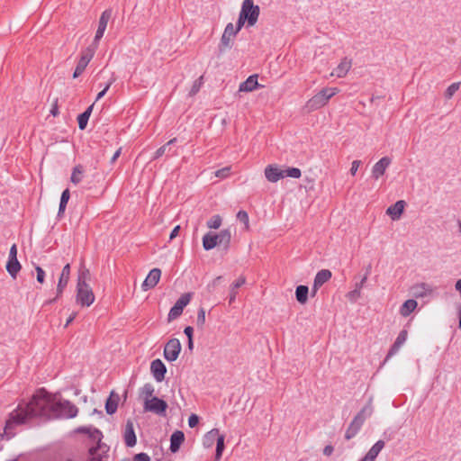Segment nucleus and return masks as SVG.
Wrapping results in <instances>:
<instances>
[{
    "mask_svg": "<svg viewBox=\"0 0 461 461\" xmlns=\"http://www.w3.org/2000/svg\"><path fill=\"white\" fill-rule=\"evenodd\" d=\"M77 412V406L69 401H58L54 395L50 394L44 388H41L28 403H20L10 413L5 424V431L14 424H23L32 418L70 419L76 417Z\"/></svg>",
    "mask_w": 461,
    "mask_h": 461,
    "instance_id": "1",
    "label": "nucleus"
},
{
    "mask_svg": "<svg viewBox=\"0 0 461 461\" xmlns=\"http://www.w3.org/2000/svg\"><path fill=\"white\" fill-rule=\"evenodd\" d=\"M339 92L337 87H324L306 103L309 111H315L323 107L329 100Z\"/></svg>",
    "mask_w": 461,
    "mask_h": 461,
    "instance_id": "2",
    "label": "nucleus"
},
{
    "mask_svg": "<svg viewBox=\"0 0 461 461\" xmlns=\"http://www.w3.org/2000/svg\"><path fill=\"white\" fill-rule=\"evenodd\" d=\"M240 14L246 18L248 27L254 26L259 17L260 8L254 5V0H244L241 4Z\"/></svg>",
    "mask_w": 461,
    "mask_h": 461,
    "instance_id": "3",
    "label": "nucleus"
},
{
    "mask_svg": "<svg viewBox=\"0 0 461 461\" xmlns=\"http://www.w3.org/2000/svg\"><path fill=\"white\" fill-rule=\"evenodd\" d=\"M98 47L90 44L86 50L82 51L80 59L78 60L75 71L73 73V77H78L86 69V66L93 59L96 50Z\"/></svg>",
    "mask_w": 461,
    "mask_h": 461,
    "instance_id": "4",
    "label": "nucleus"
},
{
    "mask_svg": "<svg viewBox=\"0 0 461 461\" xmlns=\"http://www.w3.org/2000/svg\"><path fill=\"white\" fill-rule=\"evenodd\" d=\"M76 301L82 307H89L95 302V294L89 285H77Z\"/></svg>",
    "mask_w": 461,
    "mask_h": 461,
    "instance_id": "5",
    "label": "nucleus"
},
{
    "mask_svg": "<svg viewBox=\"0 0 461 461\" xmlns=\"http://www.w3.org/2000/svg\"><path fill=\"white\" fill-rule=\"evenodd\" d=\"M167 403L156 396L149 401L144 402V411L153 412L158 416L165 417L167 414Z\"/></svg>",
    "mask_w": 461,
    "mask_h": 461,
    "instance_id": "6",
    "label": "nucleus"
},
{
    "mask_svg": "<svg viewBox=\"0 0 461 461\" xmlns=\"http://www.w3.org/2000/svg\"><path fill=\"white\" fill-rule=\"evenodd\" d=\"M192 294L190 293L183 294L176 302L174 306L170 309L167 315V321L170 322L178 318L184 308L190 303Z\"/></svg>",
    "mask_w": 461,
    "mask_h": 461,
    "instance_id": "7",
    "label": "nucleus"
},
{
    "mask_svg": "<svg viewBox=\"0 0 461 461\" xmlns=\"http://www.w3.org/2000/svg\"><path fill=\"white\" fill-rule=\"evenodd\" d=\"M238 32L234 30V25L231 23H229L224 29V32L221 35L219 50L220 52H224L226 50H230L232 47V41L236 37Z\"/></svg>",
    "mask_w": 461,
    "mask_h": 461,
    "instance_id": "8",
    "label": "nucleus"
},
{
    "mask_svg": "<svg viewBox=\"0 0 461 461\" xmlns=\"http://www.w3.org/2000/svg\"><path fill=\"white\" fill-rule=\"evenodd\" d=\"M112 14H113V11L112 9H106L104 10L100 18H99V22H98V28H97V31L95 32V36L94 38V41L91 44L98 47V44H99V41L103 38L104 36V33L106 30V27H107V23L108 22L110 21L111 17H112Z\"/></svg>",
    "mask_w": 461,
    "mask_h": 461,
    "instance_id": "9",
    "label": "nucleus"
},
{
    "mask_svg": "<svg viewBox=\"0 0 461 461\" xmlns=\"http://www.w3.org/2000/svg\"><path fill=\"white\" fill-rule=\"evenodd\" d=\"M181 351V343L178 339H171L167 341L164 348V357L173 362L177 359Z\"/></svg>",
    "mask_w": 461,
    "mask_h": 461,
    "instance_id": "10",
    "label": "nucleus"
},
{
    "mask_svg": "<svg viewBox=\"0 0 461 461\" xmlns=\"http://www.w3.org/2000/svg\"><path fill=\"white\" fill-rule=\"evenodd\" d=\"M161 276V270L159 268H153L149 271L147 277L141 285L143 291H148L157 285Z\"/></svg>",
    "mask_w": 461,
    "mask_h": 461,
    "instance_id": "11",
    "label": "nucleus"
},
{
    "mask_svg": "<svg viewBox=\"0 0 461 461\" xmlns=\"http://www.w3.org/2000/svg\"><path fill=\"white\" fill-rule=\"evenodd\" d=\"M150 371L157 382H162L165 379L167 367L160 359H155L150 364Z\"/></svg>",
    "mask_w": 461,
    "mask_h": 461,
    "instance_id": "12",
    "label": "nucleus"
},
{
    "mask_svg": "<svg viewBox=\"0 0 461 461\" xmlns=\"http://www.w3.org/2000/svg\"><path fill=\"white\" fill-rule=\"evenodd\" d=\"M392 160L389 157H383L379 159L372 168V177L377 180L380 176H382L387 167L390 166Z\"/></svg>",
    "mask_w": 461,
    "mask_h": 461,
    "instance_id": "13",
    "label": "nucleus"
},
{
    "mask_svg": "<svg viewBox=\"0 0 461 461\" xmlns=\"http://www.w3.org/2000/svg\"><path fill=\"white\" fill-rule=\"evenodd\" d=\"M123 438L125 445L129 447H132L137 443V438L134 431L133 422L131 420H128L125 425Z\"/></svg>",
    "mask_w": 461,
    "mask_h": 461,
    "instance_id": "14",
    "label": "nucleus"
},
{
    "mask_svg": "<svg viewBox=\"0 0 461 461\" xmlns=\"http://www.w3.org/2000/svg\"><path fill=\"white\" fill-rule=\"evenodd\" d=\"M265 176L269 182L276 183L285 177V172L277 166L268 165L265 168Z\"/></svg>",
    "mask_w": 461,
    "mask_h": 461,
    "instance_id": "15",
    "label": "nucleus"
},
{
    "mask_svg": "<svg viewBox=\"0 0 461 461\" xmlns=\"http://www.w3.org/2000/svg\"><path fill=\"white\" fill-rule=\"evenodd\" d=\"M70 276V265L68 263L64 266L61 275L59 279L58 286H57V297H59L62 293L64 288L67 286Z\"/></svg>",
    "mask_w": 461,
    "mask_h": 461,
    "instance_id": "16",
    "label": "nucleus"
},
{
    "mask_svg": "<svg viewBox=\"0 0 461 461\" xmlns=\"http://www.w3.org/2000/svg\"><path fill=\"white\" fill-rule=\"evenodd\" d=\"M404 207L405 202L403 200H399L387 208L386 213L392 218V220H398L402 214Z\"/></svg>",
    "mask_w": 461,
    "mask_h": 461,
    "instance_id": "17",
    "label": "nucleus"
},
{
    "mask_svg": "<svg viewBox=\"0 0 461 461\" xmlns=\"http://www.w3.org/2000/svg\"><path fill=\"white\" fill-rule=\"evenodd\" d=\"M352 65L351 59L348 58H344L340 63L337 66V68L333 70L331 75H335L336 77L341 78L344 77L348 72L349 71Z\"/></svg>",
    "mask_w": 461,
    "mask_h": 461,
    "instance_id": "18",
    "label": "nucleus"
},
{
    "mask_svg": "<svg viewBox=\"0 0 461 461\" xmlns=\"http://www.w3.org/2000/svg\"><path fill=\"white\" fill-rule=\"evenodd\" d=\"M185 440V434L181 430H176L170 437V451L176 453Z\"/></svg>",
    "mask_w": 461,
    "mask_h": 461,
    "instance_id": "19",
    "label": "nucleus"
},
{
    "mask_svg": "<svg viewBox=\"0 0 461 461\" xmlns=\"http://www.w3.org/2000/svg\"><path fill=\"white\" fill-rule=\"evenodd\" d=\"M362 426V421H360L358 418L354 417L346 430L345 438L347 440L353 438L358 433Z\"/></svg>",
    "mask_w": 461,
    "mask_h": 461,
    "instance_id": "20",
    "label": "nucleus"
},
{
    "mask_svg": "<svg viewBox=\"0 0 461 461\" xmlns=\"http://www.w3.org/2000/svg\"><path fill=\"white\" fill-rule=\"evenodd\" d=\"M413 295L416 297H424L430 294L433 292L432 287L426 283H420L411 287Z\"/></svg>",
    "mask_w": 461,
    "mask_h": 461,
    "instance_id": "21",
    "label": "nucleus"
},
{
    "mask_svg": "<svg viewBox=\"0 0 461 461\" xmlns=\"http://www.w3.org/2000/svg\"><path fill=\"white\" fill-rule=\"evenodd\" d=\"M258 86V75L249 76L247 80L240 85L239 90L240 92H251Z\"/></svg>",
    "mask_w": 461,
    "mask_h": 461,
    "instance_id": "22",
    "label": "nucleus"
},
{
    "mask_svg": "<svg viewBox=\"0 0 461 461\" xmlns=\"http://www.w3.org/2000/svg\"><path fill=\"white\" fill-rule=\"evenodd\" d=\"M216 246H219L217 234L207 232L203 237V247L205 250H211Z\"/></svg>",
    "mask_w": 461,
    "mask_h": 461,
    "instance_id": "23",
    "label": "nucleus"
},
{
    "mask_svg": "<svg viewBox=\"0 0 461 461\" xmlns=\"http://www.w3.org/2000/svg\"><path fill=\"white\" fill-rule=\"evenodd\" d=\"M119 399V395L114 392L110 393V396L105 402V411L108 414L112 415L117 411Z\"/></svg>",
    "mask_w": 461,
    "mask_h": 461,
    "instance_id": "24",
    "label": "nucleus"
},
{
    "mask_svg": "<svg viewBox=\"0 0 461 461\" xmlns=\"http://www.w3.org/2000/svg\"><path fill=\"white\" fill-rule=\"evenodd\" d=\"M332 274L329 269H321L316 274L313 283H315V286H321L328 282Z\"/></svg>",
    "mask_w": 461,
    "mask_h": 461,
    "instance_id": "25",
    "label": "nucleus"
},
{
    "mask_svg": "<svg viewBox=\"0 0 461 461\" xmlns=\"http://www.w3.org/2000/svg\"><path fill=\"white\" fill-rule=\"evenodd\" d=\"M219 246H223L224 249H228L231 240V232L229 229L221 230L218 234Z\"/></svg>",
    "mask_w": 461,
    "mask_h": 461,
    "instance_id": "26",
    "label": "nucleus"
},
{
    "mask_svg": "<svg viewBox=\"0 0 461 461\" xmlns=\"http://www.w3.org/2000/svg\"><path fill=\"white\" fill-rule=\"evenodd\" d=\"M373 406L372 400L370 399L368 402L357 413L355 418H358L362 424H364L365 420L369 418L373 414Z\"/></svg>",
    "mask_w": 461,
    "mask_h": 461,
    "instance_id": "27",
    "label": "nucleus"
},
{
    "mask_svg": "<svg viewBox=\"0 0 461 461\" xmlns=\"http://www.w3.org/2000/svg\"><path fill=\"white\" fill-rule=\"evenodd\" d=\"M418 303L413 299H409L403 303L400 308V313L403 317L409 316L417 307Z\"/></svg>",
    "mask_w": 461,
    "mask_h": 461,
    "instance_id": "28",
    "label": "nucleus"
},
{
    "mask_svg": "<svg viewBox=\"0 0 461 461\" xmlns=\"http://www.w3.org/2000/svg\"><path fill=\"white\" fill-rule=\"evenodd\" d=\"M309 287L307 285H298L295 289V298L298 303L304 304L308 300Z\"/></svg>",
    "mask_w": 461,
    "mask_h": 461,
    "instance_id": "29",
    "label": "nucleus"
},
{
    "mask_svg": "<svg viewBox=\"0 0 461 461\" xmlns=\"http://www.w3.org/2000/svg\"><path fill=\"white\" fill-rule=\"evenodd\" d=\"M93 107H94V104H92L90 106H88L86 108V110L80 113L77 117V122H78V128L80 130H85L86 125H87V122H88V120H89V117L91 115V113L93 111Z\"/></svg>",
    "mask_w": 461,
    "mask_h": 461,
    "instance_id": "30",
    "label": "nucleus"
},
{
    "mask_svg": "<svg viewBox=\"0 0 461 461\" xmlns=\"http://www.w3.org/2000/svg\"><path fill=\"white\" fill-rule=\"evenodd\" d=\"M246 283L245 276H240L230 286V293L229 297V303L231 304L237 295L238 288H240L241 285H243Z\"/></svg>",
    "mask_w": 461,
    "mask_h": 461,
    "instance_id": "31",
    "label": "nucleus"
},
{
    "mask_svg": "<svg viewBox=\"0 0 461 461\" xmlns=\"http://www.w3.org/2000/svg\"><path fill=\"white\" fill-rule=\"evenodd\" d=\"M221 435L219 434V429H212V430H210L209 432H207L205 435H204V438H203V446L205 447H210L213 445L214 441H217V438L220 437Z\"/></svg>",
    "mask_w": 461,
    "mask_h": 461,
    "instance_id": "32",
    "label": "nucleus"
},
{
    "mask_svg": "<svg viewBox=\"0 0 461 461\" xmlns=\"http://www.w3.org/2000/svg\"><path fill=\"white\" fill-rule=\"evenodd\" d=\"M6 270L12 277L15 278L17 274L21 270V264L18 261V259H8L6 264Z\"/></svg>",
    "mask_w": 461,
    "mask_h": 461,
    "instance_id": "33",
    "label": "nucleus"
},
{
    "mask_svg": "<svg viewBox=\"0 0 461 461\" xmlns=\"http://www.w3.org/2000/svg\"><path fill=\"white\" fill-rule=\"evenodd\" d=\"M90 279V272L89 270L82 264L77 276V284L86 286L88 285V280Z\"/></svg>",
    "mask_w": 461,
    "mask_h": 461,
    "instance_id": "34",
    "label": "nucleus"
},
{
    "mask_svg": "<svg viewBox=\"0 0 461 461\" xmlns=\"http://www.w3.org/2000/svg\"><path fill=\"white\" fill-rule=\"evenodd\" d=\"M384 441L382 439L376 441L366 455L375 461L380 451L384 447Z\"/></svg>",
    "mask_w": 461,
    "mask_h": 461,
    "instance_id": "35",
    "label": "nucleus"
},
{
    "mask_svg": "<svg viewBox=\"0 0 461 461\" xmlns=\"http://www.w3.org/2000/svg\"><path fill=\"white\" fill-rule=\"evenodd\" d=\"M84 169L81 165H77L71 174L70 180L73 184L77 185L82 181Z\"/></svg>",
    "mask_w": 461,
    "mask_h": 461,
    "instance_id": "36",
    "label": "nucleus"
},
{
    "mask_svg": "<svg viewBox=\"0 0 461 461\" xmlns=\"http://www.w3.org/2000/svg\"><path fill=\"white\" fill-rule=\"evenodd\" d=\"M69 197H70L69 190L68 189L64 190L62 192L61 197H60L59 212H58L59 215H60L61 213H63L65 212V209H66L67 203L69 200Z\"/></svg>",
    "mask_w": 461,
    "mask_h": 461,
    "instance_id": "37",
    "label": "nucleus"
},
{
    "mask_svg": "<svg viewBox=\"0 0 461 461\" xmlns=\"http://www.w3.org/2000/svg\"><path fill=\"white\" fill-rule=\"evenodd\" d=\"M154 386L151 384H145L140 389V394L144 397L145 401H149L154 393Z\"/></svg>",
    "mask_w": 461,
    "mask_h": 461,
    "instance_id": "38",
    "label": "nucleus"
},
{
    "mask_svg": "<svg viewBox=\"0 0 461 461\" xmlns=\"http://www.w3.org/2000/svg\"><path fill=\"white\" fill-rule=\"evenodd\" d=\"M224 435H221L216 441V453H215V460L219 461L221 457L222 452L224 450Z\"/></svg>",
    "mask_w": 461,
    "mask_h": 461,
    "instance_id": "39",
    "label": "nucleus"
},
{
    "mask_svg": "<svg viewBox=\"0 0 461 461\" xmlns=\"http://www.w3.org/2000/svg\"><path fill=\"white\" fill-rule=\"evenodd\" d=\"M221 225V218L220 215H214L212 216L208 221H207V227L210 229H219Z\"/></svg>",
    "mask_w": 461,
    "mask_h": 461,
    "instance_id": "40",
    "label": "nucleus"
},
{
    "mask_svg": "<svg viewBox=\"0 0 461 461\" xmlns=\"http://www.w3.org/2000/svg\"><path fill=\"white\" fill-rule=\"evenodd\" d=\"M285 172V176L292 177V178H299L302 176V172L297 167H289L285 170H283Z\"/></svg>",
    "mask_w": 461,
    "mask_h": 461,
    "instance_id": "41",
    "label": "nucleus"
},
{
    "mask_svg": "<svg viewBox=\"0 0 461 461\" xmlns=\"http://www.w3.org/2000/svg\"><path fill=\"white\" fill-rule=\"evenodd\" d=\"M204 323H205V310H204V308L201 307V308H199L198 312H197L196 325L198 328L203 329Z\"/></svg>",
    "mask_w": 461,
    "mask_h": 461,
    "instance_id": "42",
    "label": "nucleus"
},
{
    "mask_svg": "<svg viewBox=\"0 0 461 461\" xmlns=\"http://www.w3.org/2000/svg\"><path fill=\"white\" fill-rule=\"evenodd\" d=\"M459 86H460V83H453V84H451L447 88V90L445 92L446 98L450 99L455 95V93L458 90Z\"/></svg>",
    "mask_w": 461,
    "mask_h": 461,
    "instance_id": "43",
    "label": "nucleus"
},
{
    "mask_svg": "<svg viewBox=\"0 0 461 461\" xmlns=\"http://www.w3.org/2000/svg\"><path fill=\"white\" fill-rule=\"evenodd\" d=\"M171 151V148H168L167 145H163L160 148H158L156 152L154 153V156L152 158L153 160L159 158L166 153H169Z\"/></svg>",
    "mask_w": 461,
    "mask_h": 461,
    "instance_id": "44",
    "label": "nucleus"
},
{
    "mask_svg": "<svg viewBox=\"0 0 461 461\" xmlns=\"http://www.w3.org/2000/svg\"><path fill=\"white\" fill-rule=\"evenodd\" d=\"M202 84H203V77H200L198 79H196L194 82V84H193V86H192V87L190 89L189 95L191 96L196 95L199 92Z\"/></svg>",
    "mask_w": 461,
    "mask_h": 461,
    "instance_id": "45",
    "label": "nucleus"
},
{
    "mask_svg": "<svg viewBox=\"0 0 461 461\" xmlns=\"http://www.w3.org/2000/svg\"><path fill=\"white\" fill-rule=\"evenodd\" d=\"M408 332L406 330H402L397 336L394 343L401 346L404 344L407 339Z\"/></svg>",
    "mask_w": 461,
    "mask_h": 461,
    "instance_id": "46",
    "label": "nucleus"
},
{
    "mask_svg": "<svg viewBox=\"0 0 461 461\" xmlns=\"http://www.w3.org/2000/svg\"><path fill=\"white\" fill-rule=\"evenodd\" d=\"M360 294L361 293L359 288H355L354 290L348 292L346 296L349 301L354 303L360 297Z\"/></svg>",
    "mask_w": 461,
    "mask_h": 461,
    "instance_id": "47",
    "label": "nucleus"
},
{
    "mask_svg": "<svg viewBox=\"0 0 461 461\" xmlns=\"http://www.w3.org/2000/svg\"><path fill=\"white\" fill-rule=\"evenodd\" d=\"M237 219L240 221L245 223L247 226L249 225V214L245 211H239L237 213Z\"/></svg>",
    "mask_w": 461,
    "mask_h": 461,
    "instance_id": "48",
    "label": "nucleus"
},
{
    "mask_svg": "<svg viewBox=\"0 0 461 461\" xmlns=\"http://www.w3.org/2000/svg\"><path fill=\"white\" fill-rule=\"evenodd\" d=\"M245 23H247L246 18H244L240 14H239V18L236 23V26H234V30L239 33V32L243 28Z\"/></svg>",
    "mask_w": 461,
    "mask_h": 461,
    "instance_id": "49",
    "label": "nucleus"
},
{
    "mask_svg": "<svg viewBox=\"0 0 461 461\" xmlns=\"http://www.w3.org/2000/svg\"><path fill=\"white\" fill-rule=\"evenodd\" d=\"M230 171V167H223V168H221V169L217 170V171L215 172V176H216L217 177L224 178V177H226V176H229Z\"/></svg>",
    "mask_w": 461,
    "mask_h": 461,
    "instance_id": "50",
    "label": "nucleus"
},
{
    "mask_svg": "<svg viewBox=\"0 0 461 461\" xmlns=\"http://www.w3.org/2000/svg\"><path fill=\"white\" fill-rule=\"evenodd\" d=\"M132 461H150V457L146 453H139L133 456Z\"/></svg>",
    "mask_w": 461,
    "mask_h": 461,
    "instance_id": "51",
    "label": "nucleus"
},
{
    "mask_svg": "<svg viewBox=\"0 0 461 461\" xmlns=\"http://www.w3.org/2000/svg\"><path fill=\"white\" fill-rule=\"evenodd\" d=\"M35 270L37 272V281L41 284L44 282L45 272L41 267H36Z\"/></svg>",
    "mask_w": 461,
    "mask_h": 461,
    "instance_id": "52",
    "label": "nucleus"
},
{
    "mask_svg": "<svg viewBox=\"0 0 461 461\" xmlns=\"http://www.w3.org/2000/svg\"><path fill=\"white\" fill-rule=\"evenodd\" d=\"M199 422V418L196 414H191L188 418V425L190 428H194Z\"/></svg>",
    "mask_w": 461,
    "mask_h": 461,
    "instance_id": "53",
    "label": "nucleus"
},
{
    "mask_svg": "<svg viewBox=\"0 0 461 461\" xmlns=\"http://www.w3.org/2000/svg\"><path fill=\"white\" fill-rule=\"evenodd\" d=\"M401 346L393 343L391 347V348L389 349L388 351V354L385 357V360H387L388 358H390L391 357H393L394 354H396L398 352V350L400 349Z\"/></svg>",
    "mask_w": 461,
    "mask_h": 461,
    "instance_id": "54",
    "label": "nucleus"
},
{
    "mask_svg": "<svg viewBox=\"0 0 461 461\" xmlns=\"http://www.w3.org/2000/svg\"><path fill=\"white\" fill-rule=\"evenodd\" d=\"M114 82V79H112L106 86L105 87L98 93L97 96H96V101H98L99 99H101L104 95L105 93L108 91V89L110 88L111 85Z\"/></svg>",
    "mask_w": 461,
    "mask_h": 461,
    "instance_id": "55",
    "label": "nucleus"
},
{
    "mask_svg": "<svg viewBox=\"0 0 461 461\" xmlns=\"http://www.w3.org/2000/svg\"><path fill=\"white\" fill-rule=\"evenodd\" d=\"M361 165V161L360 160H354L351 164V168H350V174L352 176H355L359 166Z\"/></svg>",
    "mask_w": 461,
    "mask_h": 461,
    "instance_id": "56",
    "label": "nucleus"
},
{
    "mask_svg": "<svg viewBox=\"0 0 461 461\" xmlns=\"http://www.w3.org/2000/svg\"><path fill=\"white\" fill-rule=\"evenodd\" d=\"M14 258H17V247L15 244H13V246L10 248L8 259Z\"/></svg>",
    "mask_w": 461,
    "mask_h": 461,
    "instance_id": "57",
    "label": "nucleus"
},
{
    "mask_svg": "<svg viewBox=\"0 0 461 461\" xmlns=\"http://www.w3.org/2000/svg\"><path fill=\"white\" fill-rule=\"evenodd\" d=\"M96 450H97L96 448H91L90 449V454L92 456V458H91L90 461H103V456H101L99 455L97 456L96 455Z\"/></svg>",
    "mask_w": 461,
    "mask_h": 461,
    "instance_id": "58",
    "label": "nucleus"
},
{
    "mask_svg": "<svg viewBox=\"0 0 461 461\" xmlns=\"http://www.w3.org/2000/svg\"><path fill=\"white\" fill-rule=\"evenodd\" d=\"M370 266L368 267V269L366 273V275L364 276V277L361 279V281L357 284H356V288H359V291L361 290V288L363 287V285H365V283L366 282V279H367V276L369 274V269H370Z\"/></svg>",
    "mask_w": 461,
    "mask_h": 461,
    "instance_id": "59",
    "label": "nucleus"
},
{
    "mask_svg": "<svg viewBox=\"0 0 461 461\" xmlns=\"http://www.w3.org/2000/svg\"><path fill=\"white\" fill-rule=\"evenodd\" d=\"M194 329L191 326H187L184 330V333L186 335L188 339H193Z\"/></svg>",
    "mask_w": 461,
    "mask_h": 461,
    "instance_id": "60",
    "label": "nucleus"
},
{
    "mask_svg": "<svg viewBox=\"0 0 461 461\" xmlns=\"http://www.w3.org/2000/svg\"><path fill=\"white\" fill-rule=\"evenodd\" d=\"M333 447L331 445H327L324 448H323V454L327 456H330L332 455L333 453Z\"/></svg>",
    "mask_w": 461,
    "mask_h": 461,
    "instance_id": "61",
    "label": "nucleus"
},
{
    "mask_svg": "<svg viewBox=\"0 0 461 461\" xmlns=\"http://www.w3.org/2000/svg\"><path fill=\"white\" fill-rule=\"evenodd\" d=\"M179 230H180V226H179V225L176 226V227L172 230V231H171V233H170V235H169V240H173V239H175V238L178 235Z\"/></svg>",
    "mask_w": 461,
    "mask_h": 461,
    "instance_id": "62",
    "label": "nucleus"
},
{
    "mask_svg": "<svg viewBox=\"0 0 461 461\" xmlns=\"http://www.w3.org/2000/svg\"><path fill=\"white\" fill-rule=\"evenodd\" d=\"M50 113L53 116H57L59 114V108H58L57 101L55 102L54 105L52 106V108L50 110Z\"/></svg>",
    "mask_w": 461,
    "mask_h": 461,
    "instance_id": "63",
    "label": "nucleus"
},
{
    "mask_svg": "<svg viewBox=\"0 0 461 461\" xmlns=\"http://www.w3.org/2000/svg\"><path fill=\"white\" fill-rule=\"evenodd\" d=\"M77 312H73L66 321L65 327H68L76 318Z\"/></svg>",
    "mask_w": 461,
    "mask_h": 461,
    "instance_id": "64",
    "label": "nucleus"
}]
</instances>
